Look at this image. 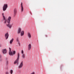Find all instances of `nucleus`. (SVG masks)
Masks as SVG:
<instances>
[{
	"mask_svg": "<svg viewBox=\"0 0 74 74\" xmlns=\"http://www.w3.org/2000/svg\"><path fill=\"white\" fill-rule=\"evenodd\" d=\"M16 41L19 42V39L18 38H17Z\"/></svg>",
	"mask_w": 74,
	"mask_h": 74,
	"instance_id": "21",
	"label": "nucleus"
},
{
	"mask_svg": "<svg viewBox=\"0 0 74 74\" xmlns=\"http://www.w3.org/2000/svg\"><path fill=\"white\" fill-rule=\"evenodd\" d=\"M23 3H21V11L22 12H23V5H22Z\"/></svg>",
	"mask_w": 74,
	"mask_h": 74,
	"instance_id": "10",
	"label": "nucleus"
},
{
	"mask_svg": "<svg viewBox=\"0 0 74 74\" xmlns=\"http://www.w3.org/2000/svg\"><path fill=\"white\" fill-rule=\"evenodd\" d=\"M0 47H1V45H0Z\"/></svg>",
	"mask_w": 74,
	"mask_h": 74,
	"instance_id": "29",
	"label": "nucleus"
},
{
	"mask_svg": "<svg viewBox=\"0 0 74 74\" xmlns=\"http://www.w3.org/2000/svg\"><path fill=\"white\" fill-rule=\"evenodd\" d=\"M23 67V62H21L20 63L19 66L18 67V68L19 69H20V68H22Z\"/></svg>",
	"mask_w": 74,
	"mask_h": 74,
	"instance_id": "6",
	"label": "nucleus"
},
{
	"mask_svg": "<svg viewBox=\"0 0 74 74\" xmlns=\"http://www.w3.org/2000/svg\"><path fill=\"white\" fill-rule=\"evenodd\" d=\"M21 29L19 28L18 33H21Z\"/></svg>",
	"mask_w": 74,
	"mask_h": 74,
	"instance_id": "16",
	"label": "nucleus"
},
{
	"mask_svg": "<svg viewBox=\"0 0 74 74\" xmlns=\"http://www.w3.org/2000/svg\"><path fill=\"white\" fill-rule=\"evenodd\" d=\"M3 19L5 21L4 22V23H7V20L5 19H5L4 18Z\"/></svg>",
	"mask_w": 74,
	"mask_h": 74,
	"instance_id": "17",
	"label": "nucleus"
},
{
	"mask_svg": "<svg viewBox=\"0 0 74 74\" xmlns=\"http://www.w3.org/2000/svg\"><path fill=\"white\" fill-rule=\"evenodd\" d=\"M17 12V11L16 10V9H14V16L15 17V15H16V12Z\"/></svg>",
	"mask_w": 74,
	"mask_h": 74,
	"instance_id": "7",
	"label": "nucleus"
},
{
	"mask_svg": "<svg viewBox=\"0 0 74 74\" xmlns=\"http://www.w3.org/2000/svg\"><path fill=\"white\" fill-rule=\"evenodd\" d=\"M2 15H3V19H5V16H4V13H2Z\"/></svg>",
	"mask_w": 74,
	"mask_h": 74,
	"instance_id": "19",
	"label": "nucleus"
},
{
	"mask_svg": "<svg viewBox=\"0 0 74 74\" xmlns=\"http://www.w3.org/2000/svg\"><path fill=\"white\" fill-rule=\"evenodd\" d=\"M12 73H13V70H11L10 71V73L12 74Z\"/></svg>",
	"mask_w": 74,
	"mask_h": 74,
	"instance_id": "20",
	"label": "nucleus"
},
{
	"mask_svg": "<svg viewBox=\"0 0 74 74\" xmlns=\"http://www.w3.org/2000/svg\"><path fill=\"white\" fill-rule=\"evenodd\" d=\"M23 59H25V54H23L22 56Z\"/></svg>",
	"mask_w": 74,
	"mask_h": 74,
	"instance_id": "12",
	"label": "nucleus"
},
{
	"mask_svg": "<svg viewBox=\"0 0 74 74\" xmlns=\"http://www.w3.org/2000/svg\"><path fill=\"white\" fill-rule=\"evenodd\" d=\"M5 64L6 65H8V64H9V61L8 60H6L5 61Z\"/></svg>",
	"mask_w": 74,
	"mask_h": 74,
	"instance_id": "15",
	"label": "nucleus"
},
{
	"mask_svg": "<svg viewBox=\"0 0 74 74\" xmlns=\"http://www.w3.org/2000/svg\"><path fill=\"white\" fill-rule=\"evenodd\" d=\"M9 50L10 51L9 53V54H10V53H11V49H10V48H9Z\"/></svg>",
	"mask_w": 74,
	"mask_h": 74,
	"instance_id": "18",
	"label": "nucleus"
},
{
	"mask_svg": "<svg viewBox=\"0 0 74 74\" xmlns=\"http://www.w3.org/2000/svg\"><path fill=\"white\" fill-rule=\"evenodd\" d=\"M8 7V5L7 4H4L3 6V11H4L6 10L7 8Z\"/></svg>",
	"mask_w": 74,
	"mask_h": 74,
	"instance_id": "3",
	"label": "nucleus"
},
{
	"mask_svg": "<svg viewBox=\"0 0 74 74\" xmlns=\"http://www.w3.org/2000/svg\"><path fill=\"white\" fill-rule=\"evenodd\" d=\"M35 73H34V72H33L32 73H31V74H35Z\"/></svg>",
	"mask_w": 74,
	"mask_h": 74,
	"instance_id": "22",
	"label": "nucleus"
},
{
	"mask_svg": "<svg viewBox=\"0 0 74 74\" xmlns=\"http://www.w3.org/2000/svg\"><path fill=\"white\" fill-rule=\"evenodd\" d=\"M2 52L3 54H5V53H7V50L5 49H3L2 50Z\"/></svg>",
	"mask_w": 74,
	"mask_h": 74,
	"instance_id": "8",
	"label": "nucleus"
},
{
	"mask_svg": "<svg viewBox=\"0 0 74 74\" xmlns=\"http://www.w3.org/2000/svg\"><path fill=\"white\" fill-rule=\"evenodd\" d=\"M8 74V72H6V74Z\"/></svg>",
	"mask_w": 74,
	"mask_h": 74,
	"instance_id": "26",
	"label": "nucleus"
},
{
	"mask_svg": "<svg viewBox=\"0 0 74 74\" xmlns=\"http://www.w3.org/2000/svg\"><path fill=\"white\" fill-rule=\"evenodd\" d=\"M17 58L16 60L15 61L14 63V64H16L17 63V64H18V61L19 60V57H20V54L19 53H18L17 55Z\"/></svg>",
	"mask_w": 74,
	"mask_h": 74,
	"instance_id": "2",
	"label": "nucleus"
},
{
	"mask_svg": "<svg viewBox=\"0 0 74 74\" xmlns=\"http://www.w3.org/2000/svg\"><path fill=\"white\" fill-rule=\"evenodd\" d=\"M30 13H31V12H30Z\"/></svg>",
	"mask_w": 74,
	"mask_h": 74,
	"instance_id": "28",
	"label": "nucleus"
},
{
	"mask_svg": "<svg viewBox=\"0 0 74 74\" xmlns=\"http://www.w3.org/2000/svg\"><path fill=\"white\" fill-rule=\"evenodd\" d=\"M21 36H23L24 35V31H23L21 32Z\"/></svg>",
	"mask_w": 74,
	"mask_h": 74,
	"instance_id": "13",
	"label": "nucleus"
},
{
	"mask_svg": "<svg viewBox=\"0 0 74 74\" xmlns=\"http://www.w3.org/2000/svg\"><path fill=\"white\" fill-rule=\"evenodd\" d=\"M28 36L29 38H30L32 37V36H31V35H30V33L29 32L28 33Z\"/></svg>",
	"mask_w": 74,
	"mask_h": 74,
	"instance_id": "11",
	"label": "nucleus"
},
{
	"mask_svg": "<svg viewBox=\"0 0 74 74\" xmlns=\"http://www.w3.org/2000/svg\"><path fill=\"white\" fill-rule=\"evenodd\" d=\"M0 59H1V56L0 55Z\"/></svg>",
	"mask_w": 74,
	"mask_h": 74,
	"instance_id": "24",
	"label": "nucleus"
},
{
	"mask_svg": "<svg viewBox=\"0 0 74 74\" xmlns=\"http://www.w3.org/2000/svg\"><path fill=\"white\" fill-rule=\"evenodd\" d=\"M15 53H16V52L15 51H13L12 52V51H11V53H9V55H15Z\"/></svg>",
	"mask_w": 74,
	"mask_h": 74,
	"instance_id": "4",
	"label": "nucleus"
},
{
	"mask_svg": "<svg viewBox=\"0 0 74 74\" xmlns=\"http://www.w3.org/2000/svg\"><path fill=\"white\" fill-rule=\"evenodd\" d=\"M32 48V45H31V44H29L28 45V49L29 51H30L31 49Z\"/></svg>",
	"mask_w": 74,
	"mask_h": 74,
	"instance_id": "9",
	"label": "nucleus"
},
{
	"mask_svg": "<svg viewBox=\"0 0 74 74\" xmlns=\"http://www.w3.org/2000/svg\"><path fill=\"white\" fill-rule=\"evenodd\" d=\"M21 53H22V54H23V50L22 51Z\"/></svg>",
	"mask_w": 74,
	"mask_h": 74,
	"instance_id": "23",
	"label": "nucleus"
},
{
	"mask_svg": "<svg viewBox=\"0 0 74 74\" xmlns=\"http://www.w3.org/2000/svg\"><path fill=\"white\" fill-rule=\"evenodd\" d=\"M11 18L10 17H9L7 20V22L8 23V24H7L6 25V26H8V27H9L10 29H11V27H12V25H10V21H11Z\"/></svg>",
	"mask_w": 74,
	"mask_h": 74,
	"instance_id": "1",
	"label": "nucleus"
},
{
	"mask_svg": "<svg viewBox=\"0 0 74 74\" xmlns=\"http://www.w3.org/2000/svg\"><path fill=\"white\" fill-rule=\"evenodd\" d=\"M18 44L19 45V46H20L21 45L20 44V42H18Z\"/></svg>",
	"mask_w": 74,
	"mask_h": 74,
	"instance_id": "25",
	"label": "nucleus"
},
{
	"mask_svg": "<svg viewBox=\"0 0 74 74\" xmlns=\"http://www.w3.org/2000/svg\"><path fill=\"white\" fill-rule=\"evenodd\" d=\"M14 41V38H12V39L10 41V44H11Z\"/></svg>",
	"mask_w": 74,
	"mask_h": 74,
	"instance_id": "14",
	"label": "nucleus"
},
{
	"mask_svg": "<svg viewBox=\"0 0 74 74\" xmlns=\"http://www.w3.org/2000/svg\"><path fill=\"white\" fill-rule=\"evenodd\" d=\"M30 13V14H31V15H32V14L31 13Z\"/></svg>",
	"mask_w": 74,
	"mask_h": 74,
	"instance_id": "27",
	"label": "nucleus"
},
{
	"mask_svg": "<svg viewBox=\"0 0 74 74\" xmlns=\"http://www.w3.org/2000/svg\"><path fill=\"white\" fill-rule=\"evenodd\" d=\"M5 37L6 38V40H7L8 38V37L9 36V35L8 34V33L7 32L5 35Z\"/></svg>",
	"mask_w": 74,
	"mask_h": 74,
	"instance_id": "5",
	"label": "nucleus"
}]
</instances>
